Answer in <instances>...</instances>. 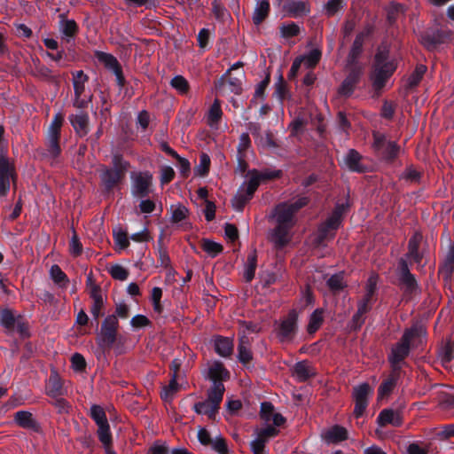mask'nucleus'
<instances>
[{
  "instance_id": "obj_41",
  "label": "nucleus",
  "mask_w": 454,
  "mask_h": 454,
  "mask_svg": "<svg viewBox=\"0 0 454 454\" xmlns=\"http://www.w3.org/2000/svg\"><path fill=\"white\" fill-rule=\"evenodd\" d=\"M324 310L322 309H315L309 317L307 331L309 334L315 333L324 322Z\"/></svg>"
},
{
  "instance_id": "obj_4",
  "label": "nucleus",
  "mask_w": 454,
  "mask_h": 454,
  "mask_svg": "<svg viewBox=\"0 0 454 454\" xmlns=\"http://www.w3.org/2000/svg\"><path fill=\"white\" fill-rule=\"evenodd\" d=\"M119 320L114 315H108L101 323L100 330L96 338L97 344L103 350H111L115 343L121 340Z\"/></svg>"
},
{
  "instance_id": "obj_55",
  "label": "nucleus",
  "mask_w": 454,
  "mask_h": 454,
  "mask_svg": "<svg viewBox=\"0 0 454 454\" xmlns=\"http://www.w3.org/2000/svg\"><path fill=\"white\" fill-rule=\"evenodd\" d=\"M322 56V52L318 49L311 50L306 56L301 57L302 59V62L305 61V65L309 68H313L319 62Z\"/></svg>"
},
{
  "instance_id": "obj_10",
  "label": "nucleus",
  "mask_w": 454,
  "mask_h": 454,
  "mask_svg": "<svg viewBox=\"0 0 454 454\" xmlns=\"http://www.w3.org/2000/svg\"><path fill=\"white\" fill-rule=\"evenodd\" d=\"M247 178L248 180L239 186L236 195L231 200V205L238 212L244 210L245 206L253 199L254 192L258 189L255 180Z\"/></svg>"
},
{
  "instance_id": "obj_40",
  "label": "nucleus",
  "mask_w": 454,
  "mask_h": 454,
  "mask_svg": "<svg viewBox=\"0 0 454 454\" xmlns=\"http://www.w3.org/2000/svg\"><path fill=\"white\" fill-rule=\"evenodd\" d=\"M406 7L403 4L392 2L387 9V20L393 26L400 14H404Z\"/></svg>"
},
{
  "instance_id": "obj_7",
  "label": "nucleus",
  "mask_w": 454,
  "mask_h": 454,
  "mask_svg": "<svg viewBox=\"0 0 454 454\" xmlns=\"http://www.w3.org/2000/svg\"><path fill=\"white\" fill-rule=\"evenodd\" d=\"M397 286L405 295H413L419 290V285L414 274L411 272L406 259L401 257L396 267Z\"/></svg>"
},
{
  "instance_id": "obj_9",
  "label": "nucleus",
  "mask_w": 454,
  "mask_h": 454,
  "mask_svg": "<svg viewBox=\"0 0 454 454\" xmlns=\"http://www.w3.org/2000/svg\"><path fill=\"white\" fill-rule=\"evenodd\" d=\"M17 173L15 167L9 159L0 155V198L5 197L10 192L11 182L16 185Z\"/></svg>"
},
{
  "instance_id": "obj_13",
  "label": "nucleus",
  "mask_w": 454,
  "mask_h": 454,
  "mask_svg": "<svg viewBox=\"0 0 454 454\" xmlns=\"http://www.w3.org/2000/svg\"><path fill=\"white\" fill-rule=\"evenodd\" d=\"M59 32L61 35V40L67 43V50L71 51L74 45V39L79 32V27L75 20H67L63 14L60 15L59 20Z\"/></svg>"
},
{
  "instance_id": "obj_43",
  "label": "nucleus",
  "mask_w": 454,
  "mask_h": 454,
  "mask_svg": "<svg viewBox=\"0 0 454 454\" xmlns=\"http://www.w3.org/2000/svg\"><path fill=\"white\" fill-rule=\"evenodd\" d=\"M328 288L334 294L340 293L346 286L343 274L341 272L332 275L326 281Z\"/></svg>"
},
{
  "instance_id": "obj_53",
  "label": "nucleus",
  "mask_w": 454,
  "mask_h": 454,
  "mask_svg": "<svg viewBox=\"0 0 454 454\" xmlns=\"http://www.w3.org/2000/svg\"><path fill=\"white\" fill-rule=\"evenodd\" d=\"M345 6L344 0H328L325 4V12L328 17L334 16Z\"/></svg>"
},
{
  "instance_id": "obj_42",
  "label": "nucleus",
  "mask_w": 454,
  "mask_h": 454,
  "mask_svg": "<svg viewBox=\"0 0 454 454\" xmlns=\"http://www.w3.org/2000/svg\"><path fill=\"white\" fill-rule=\"evenodd\" d=\"M97 426L98 440L102 442L104 447L112 446L113 437L108 421Z\"/></svg>"
},
{
  "instance_id": "obj_8",
  "label": "nucleus",
  "mask_w": 454,
  "mask_h": 454,
  "mask_svg": "<svg viewBox=\"0 0 454 454\" xmlns=\"http://www.w3.org/2000/svg\"><path fill=\"white\" fill-rule=\"evenodd\" d=\"M453 33L449 29L427 28L419 34V40L427 51H434L438 46L451 39Z\"/></svg>"
},
{
  "instance_id": "obj_17",
  "label": "nucleus",
  "mask_w": 454,
  "mask_h": 454,
  "mask_svg": "<svg viewBox=\"0 0 454 454\" xmlns=\"http://www.w3.org/2000/svg\"><path fill=\"white\" fill-rule=\"evenodd\" d=\"M422 234L416 231L408 241V252L404 259L412 260L415 263L420 264L423 259V254L419 251V246L422 241Z\"/></svg>"
},
{
  "instance_id": "obj_48",
  "label": "nucleus",
  "mask_w": 454,
  "mask_h": 454,
  "mask_svg": "<svg viewBox=\"0 0 454 454\" xmlns=\"http://www.w3.org/2000/svg\"><path fill=\"white\" fill-rule=\"evenodd\" d=\"M157 252L158 258L160 262V265L164 268H168L170 265V257L168 255L167 248L163 245V234L159 236L157 240Z\"/></svg>"
},
{
  "instance_id": "obj_54",
  "label": "nucleus",
  "mask_w": 454,
  "mask_h": 454,
  "mask_svg": "<svg viewBox=\"0 0 454 454\" xmlns=\"http://www.w3.org/2000/svg\"><path fill=\"white\" fill-rule=\"evenodd\" d=\"M176 379V375H171V380L168 385L163 387V391L160 394V396L163 400L170 399L172 395L178 390L179 386Z\"/></svg>"
},
{
  "instance_id": "obj_32",
  "label": "nucleus",
  "mask_w": 454,
  "mask_h": 454,
  "mask_svg": "<svg viewBox=\"0 0 454 454\" xmlns=\"http://www.w3.org/2000/svg\"><path fill=\"white\" fill-rule=\"evenodd\" d=\"M95 57L100 63L105 66L106 69L112 71L113 73H114V70H119L121 68L118 59L110 53L97 51H95Z\"/></svg>"
},
{
  "instance_id": "obj_58",
  "label": "nucleus",
  "mask_w": 454,
  "mask_h": 454,
  "mask_svg": "<svg viewBox=\"0 0 454 454\" xmlns=\"http://www.w3.org/2000/svg\"><path fill=\"white\" fill-rule=\"evenodd\" d=\"M422 176V173L418 171L412 165L406 167L405 170L402 174V178L412 183H419Z\"/></svg>"
},
{
  "instance_id": "obj_44",
  "label": "nucleus",
  "mask_w": 454,
  "mask_h": 454,
  "mask_svg": "<svg viewBox=\"0 0 454 454\" xmlns=\"http://www.w3.org/2000/svg\"><path fill=\"white\" fill-rule=\"evenodd\" d=\"M335 233L327 229L323 223L318 226L314 243L316 247H325V241L333 239Z\"/></svg>"
},
{
  "instance_id": "obj_18",
  "label": "nucleus",
  "mask_w": 454,
  "mask_h": 454,
  "mask_svg": "<svg viewBox=\"0 0 454 454\" xmlns=\"http://www.w3.org/2000/svg\"><path fill=\"white\" fill-rule=\"evenodd\" d=\"M68 120L79 137H82L89 133L90 117L87 113L81 112L76 114H72L68 116Z\"/></svg>"
},
{
  "instance_id": "obj_31",
  "label": "nucleus",
  "mask_w": 454,
  "mask_h": 454,
  "mask_svg": "<svg viewBox=\"0 0 454 454\" xmlns=\"http://www.w3.org/2000/svg\"><path fill=\"white\" fill-rule=\"evenodd\" d=\"M294 372L300 382H305L316 375L314 369L306 360L296 363L294 367Z\"/></svg>"
},
{
  "instance_id": "obj_52",
  "label": "nucleus",
  "mask_w": 454,
  "mask_h": 454,
  "mask_svg": "<svg viewBox=\"0 0 454 454\" xmlns=\"http://www.w3.org/2000/svg\"><path fill=\"white\" fill-rule=\"evenodd\" d=\"M170 85L181 94H186L190 89L188 81L183 75L174 76L170 81Z\"/></svg>"
},
{
  "instance_id": "obj_59",
  "label": "nucleus",
  "mask_w": 454,
  "mask_h": 454,
  "mask_svg": "<svg viewBox=\"0 0 454 454\" xmlns=\"http://www.w3.org/2000/svg\"><path fill=\"white\" fill-rule=\"evenodd\" d=\"M275 95L280 100L285 99L288 96L287 85L281 74H279L278 82L275 83Z\"/></svg>"
},
{
  "instance_id": "obj_20",
  "label": "nucleus",
  "mask_w": 454,
  "mask_h": 454,
  "mask_svg": "<svg viewBox=\"0 0 454 454\" xmlns=\"http://www.w3.org/2000/svg\"><path fill=\"white\" fill-rule=\"evenodd\" d=\"M400 376L401 371H394V369H391L388 376L380 383L378 388V395L380 398H384L391 395L397 385Z\"/></svg>"
},
{
  "instance_id": "obj_23",
  "label": "nucleus",
  "mask_w": 454,
  "mask_h": 454,
  "mask_svg": "<svg viewBox=\"0 0 454 454\" xmlns=\"http://www.w3.org/2000/svg\"><path fill=\"white\" fill-rule=\"evenodd\" d=\"M233 340L229 337L216 335L214 338V348L216 354L222 357H229L233 352Z\"/></svg>"
},
{
  "instance_id": "obj_36",
  "label": "nucleus",
  "mask_w": 454,
  "mask_h": 454,
  "mask_svg": "<svg viewBox=\"0 0 454 454\" xmlns=\"http://www.w3.org/2000/svg\"><path fill=\"white\" fill-rule=\"evenodd\" d=\"M18 322L16 317L10 309H3L0 310V325L7 332H13L15 325Z\"/></svg>"
},
{
  "instance_id": "obj_22",
  "label": "nucleus",
  "mask_w": 454,
  "mask_h": 454,
  "mask_svg": "<svg viewBox=\"0 0 454 454\" xmlns=\"http://www.w3.org/2000/svg\"><path fill=\"white\" fill-rule=\"evenodd\" d=\"M207 379L213 384L223 383V381L230 379V372L224 367L223 364L220 361H215L208 368Z\"/></svg>"
},
{
  "instance_id": "obj_63",
  "label": "nucleus",
  "mask_w": 454,
  "mask_h": 454,
  "mask_svg": "<svg viewBox=\"0 0 454 454\" xmlns=\"http://www.w3.org/2000/svg\"><path fill=\"white\" fill-rule=\"evenodd\" d=\"M441 356L443 363H450L454 358V344L450 340H448L444 346L442 348Z\"/></svg>"
},
{
  "instance_id": "obj_38",
  "label": "nucleus",
  "mask_w": 454,
  "mask_h": 454,
  "mask_svg": "<svg viewBox=\"0 0 454 454\" xmlns=\"http://www.w3.org/2000/svg\"><path fill=\"white\" fill-rule=\"evenodd\" d=\"M225 387L223 383L213 384L207 391V398L209 402L215 404V406L220 409V404L223 398Z\"/></svg>"
},
{
  "instance_id": "obj_6",
  "label": "nucleus",
  "mask_w": 454,
  "mask_h": 454,
  "mask_svg": "<svg viewBox=\"0 0 454 454\" xmlns=\"http://www.w3.org/2000/svg\"><path fill=\"white\" fill-rule=\"evenodd\" d=\"M274 332L280 343L293 341L298 332V312L296 309H291L286 317L278 323L276 322Z\"/></svg>"
},
{
  "instance_id": "obj_56",
  "label": "nucleus",
  "mask_w": 454,
  "mask_h": 454,
  "mask_svg": "<svg viewBox=\"0 0 454 454\" xmlns=\"http://www.w3.org/2000/svg\"><path fill=\"white\" fill-rule=\"evenodd\" d=\"M90 418L95 421L97 425L107 422L106 414L104 411V409L97 404H93L90 407Z\"/></svg>"
},
{
  "instance_id": "obj_45",
  "label": "nucleus",
  "mask_w": 454,
  "mask_h": 454,
  "mask_svg": "<svg viewBox=\"0 0 454 454\" xmlns=\"http://www.w3.org/2000/svg\"><path fill=\"white\" fill-rule=\"evenodd\" d=\"M50 274L54 283L59 285L60 287H67L69 283V279L67 274L59 265H52L50 270Z\"/></svg>"
},
{
  "instance_id": "obj_11",
  "label": "nucleus",
  "mask_w": 454,
  "mask_h": 454,
  "mask_svg": "<svg viewBox=\"0 0 454 454\" xmlns=\"http://www.w3.org/2000/svg\"><path fill=\"white\" fill-rule=\"evenodd\" d=\"M373 392L369 383H362L353 388V397L355 400L354 415L360 418L364 415L369 403V396Z\"/></svg>"
},
{
  "instance_id": "obj_62",
  "label": "nucleus",
  "mask_w": 454,
  "mask_h": 454,
  "mask_svg": "<svg viewBox=\"0 0 454 454\" xmlns=\"http://www.w3.org/2000/svg\"><path fill=\"white\" fill-rule=\"evenodd\" d=\"M280 33L283 37L291 38L300 34V27L294 22L282 25L280 27Z\"/></svg>"
},
{
  "instance_id": "obj_28",
  "label": "nucleus",
  "mask_w": 454,
  "mask_h": 454,
  "mask_svg": "<svg viewBox=\"0 0 454 454\" xmlns=\"http://www.w3.org/2000/svg\"><path fill=\"white\" fill-rule=\"evenodd\" d=\"M366 35L367 34L364 32H360L356 35L348 55V63L349 65H356L357 63L363 52L364 42Z\"/></svg>"
},
{
  "instance_id": "obj_51",
  "label": "nucleus",
  "mask_w": 454,
  "mask_h": 454,
  "mask_svg": "<svg viewBox=\"0 0 454 454\" xmlns=\"http://www.w3.org/2000/svg\"><path fill=\"white\" fill-rule=\"evenodd\" d=\"M210 163L209 156L202 153L200 156V164L194 168L195 174L200 176H207L209 172Z\"/></svg>"
},
{
  "instance_id": "obj_24",
  "label": "nucleus",
  "mask_w": 454,
  "mask_h": 454,
  "mask_svg": "<svg viewBox=\"0 0 454 454\" xmlns=\"http://www.w3.org/2000/svg\"><path fill=\"white\" fill-rule=\"evenodd\" d=\"M344 160L350 171L360 174L367 171V167L361 163L362 155L356 150L349 149Z\"/></svg>"
},
{
  "instance_id": "obj_30",
  "label": "nucleus",
  "mask_w": 454,
  "mask_h": 454,
  "mask_svg": "<svg viewBox=\"0 0 454 454\" xmlns=\"http://www.w3.org/2000/svg\"><path fill=\"white\" fill-rule=\"evenodd\" d=\"M285 10L293 18L305 16L310 12L309 4L304 1H291L285 5Z\"/></svg>"
},
{
  "instance_id": "obj_3",
  "label": "nucleus",
  "mask_w": 454,
  "mask_h": 454,
  "mask_svg": "<svg viewBox=\"0 0 454 454\" xmlns=\"http://www.w3.org/2000/svg\"><path fill=\"white\" fill-rule=\"evenodd\" d=\"M417 331L414 328H407L404 330L401 339L391 348L387 355V361L391 369L394 371H401L404 360L409 356L411 349V340L416 337Z\"/></svg>"
},
{
  "instance_id": "obj_64",
  "label": "nucleus",
  "mask_w": 454,
  "mask_h": 454,
  "mask_svg": "<svg viewBox=\"0 0 454 454\" xmlns=\"http://www.w3.org/2000/svg\"><path fill=\"white\" fill-rule=\"evenodd\" d=\"M111 277L116 280L124 281L129 277V271L124 267L115 264L109 270Z\"/></svg>"
},
{
  "instance_id": "obj_27",
  "label": "nucleus",
  "mask_w": 454,
  "mask_h": 454,
  "mask_svg": "<svg viewBox=\"0 0 454 454\" xmlns=\"http://www.w3.org/2000/svg\"><path fill=\"white\" fill-rule=\"evenodd\" d=\"M402 417L399 412L393 411L392 409L382 410L377 418V423L380 427H385L388 424L394 427H399L402 425Z\"/></svg>"
},
{
  "instance_id": "obj_61",
  "label": "nucleus",
  "mask_w": 454,
  "mask_h": 454,
  "mask_svg": "<svg viewBox=\"0 0 454 454\" xmlns=\"http://www.w3.org/2000/svg\"><path fill=\"white\" fill-rule=\"evenodd\" d=\"M16 330L22 340L27 339L31 336L29 331V325L23 319L22 316H18V322L15 325Z\"/></svg>"
},
{
  "instance_id": "obj_21",
  "label": "nucleus",
  "mask_w": 454,
  "mask_h": 454,
  "mask_svg": "<svg viewBox=\"0 0 454 454\" xmlns=\"http://www.w3.org/2000/svg\"><path fill=\"white\" fill-rule=\"evenodd\" d=\"M454 272V241L450 242L449 249L445 258L440 263L438 273L443 276L445 281H448Z\"/></svg>"
},
{
  "instance_id": "obj_37",
  "label": "nucleus",
  "mask_w": 454,
  "mask_h": 454,
  "mask_svg": "<svg viewBox=\"0 0 454 454\" xmlns=\"http://www.w3.org/2000/svg\"><path fill=\"white\" fill-rule=\"evenodd\" d=\"M270 2L269 0H261L256 4L253 14V22L254 25H260L269 15Z\"/></svg>"
},
{
  "instance_id": "obj_14",
  "label": "nucleus",
  "mask_w": 454,
  "mask_h": 454,
  "mask_svg": "<svg viewBox=\"0 0 454 454\" xmlns=\"http://www.w3.org/2000/svg\"><path fill=\"white\" fill-rule=\"evenodd\" d=\"M361 75V68H351L346 78L343 80L340 87L339 88L340 95L345 98H349L353 94L357 84L360 82Z\"/></svg>"
},
{
  "instance_id": "obj_57",
  "label": "nucleus",
  "mask_w": 454,
  "mask_h": 454,
  "mask_svg": "<svg viewBox=\"0 0 454 454\" xmlns=\"http://www.w3.org/2000/svg\"><path fill=\"white\" fill-rule=\"evenodd\" d=\"M213 450L218 454H228L229 447L226 440L222 436L218 435L213 439L212 443L209 445Z\"/></svg>"
},
{
  "instance_id": "obj_5",
  "label": "nucleus",
  "mask_w": 454,
  "mask_h": 454,
  "mask_svg": "<svg viewBox=\"0 0 454 454\" xmlns=\"http://www.w3.org/2000/svg\"><path fill=\"white\" fill-rule=\"evenodd\" d=\"M372 148L376 156L387 164H392L399 156L401 147L395 142L388 140L385 134L374 132Z\"/></svg>"
},
{
  "instance_id": "obj_33",
  "label": "nucleus",
  "mask_w": 454,
  "mask_h": 454,
  "mask_svg": "<svg viewBox=\"0 0 454 454\" xmlns=\"http://www.w3.org/2000/svg\"><path fill=\"white\" fill-rule=\"evenodd\" d=\"M193 411L197 414L207 415L209 419H215L219 408L206 399L205 401L194 403Z\"/></svg>"
},
{
  "instance_id": "obj_60",
  "label": "nucleus",
  "mask_w": 454,
  "mask_h": 454,
  "mask_svg": "<svg viewBox=\"0 0 454 454\" xmlns=\"http://www.w3.org/2000/svg\"><path fill=\"white\" fill-rule=\"evenodd\" d=\"M309 202V198L307 196L298 197L293 202H286V207L291 210V212L295 215V214L300 211L301 208L306 207Z\"/></svg>"
},
{
  "instance_id": "obj_39",
  "label": "nucleus",
  "mask_w": 454,
  "mask_h": 454,
  "mask_svg": "<svg viewBox=\"0 0 454 454\" xmlns=\"http://www.w3.org/2000/svg\"><path fill=\"white\" fill-rule=\"evenodd\" d=\"M325 438L331 442H339L348 438V431L343 427L336 425L326 432Z\"/></svg>"
},
{
  "instance_id": "obj_49",
  "label": "nucleus",
  "mask_w": 454,
  "mask_h": 454,
  "mask_svg": "<svg viewBox=\"0 0 454 454\" xmlns=\"http://www.w3.org/2000/svg\"><path fill=\"white\" fill-rule=\"evenodd\" d=\"M368 313L363 306L357 307L356 312L353 315L349 326L353 331H358L365 322V315Z\"/></svg>"
},
{
  "instance_id": "obj_35",
  "label": "nucleus",
  "mask_w": 454,
  "mask_h": 454,
  "mask_svg": "<svg viewBox=\"0 0 454 454\" xmlns=\"http://www.w3.org/2000/svg\"><path fill=\"white\" fill-rule=\"evenodd\" d=\"M257 267V253L254 249L247 254V262L245 265L244 278L247 283L251 282L255 274Z\"/></svg>"
},
{
  "instance_id": "obj_34",
  "label": "nucleus",
  "mask_w": 454,
  "mask_h": 454,
  "mask_svg": "<svg viewBox=\"0 0 454 454\" xmlns=\"http://www.w3.org/2000/svg\"><path fill=\"white\" fill-rule=\"evenodd\" d=\"M376 292V281L372 278H370L366 286V293L363 299L358 302L357 307L362 306L366 309V311H370L373 304V296Z\"/></svg>"
},
{
  "instance_id": "obj_15",
  "label": "nucleus",
  "mask_w": 454,
  "mask_h": 454,
  "mask_svg": "<svg viewBox=\"0 0 454 454\" xmlns=\"http://www.w3.org/2000/svg\"><path fill=\"white\" fill-rule=\"evenodd\" d=\"M168 212L170 213V221L174 224H178L184 230H188L192 227V223L187 221L190 210L183 204L171 205Z\"/></svg>"
},
{
  "instance_id": "obj_25",
  "label": "nucleus",
  "mask_w": 454,
  "mask_h": 454,
  "mask_svg": "<svg viewBox=\"0 0 454 454\" xmlns=\"http://www.w3.org/2000/svg\"><path fill=\"white\" fill-rule=\"evenodd\" d=\"M60 138V133L46 131V151L51 159H57L61 154Z\"/></svg>"
},
{
  "instance_id": "obj_2",
  "label": "nucleus",
  "mask_w": 454,
  "mask_h": 454,
  "mask_svg": "<svg viewBox=\"0 0 454 454\" xmlns=\"http://www.w3.org/2000/svg\"><path fill=\"white\" fill-rule=\"evenodd\" d=\"M129 167V162L119 153H114L112 167L101 166L99 178L105 193L112 192L123 181Z\"/></svg>"
},
{
  "instance_id": "obj_19",
  "label": "nucleus",
  "mask_w": 454,
  "mask_h": 454,
  "mask_svg": "<svg viewBox=\"0 0 454 454\" xmlns=\"http://www.w3.org/2000/svg\"><path fill=\"white\" fill-rule=\"evenodd\" d=\"M283 172L280 169H270L265 168L262 171H259L255 168L250 169L246 177H249L251 180H255L257 187H259L261 182L278 179L282 176Z\"/></svg>"
},
{
  "instance_id": "obj_46",
  "label": "nucleus",
  "mask_w": 454,
  "mask_h": 454,
  "mask_svg": "<svg viewBox=\"0 0 454 454\" xmlns=\"http://www.w3.org/2000/svg\"><path fill=\"white\" fill-rule=\"evenodd\" d=\"M427 67L425 65H417L415 70L411 74L408 78L407 87L412 89L417 87L422 80L425 73L427 72Z\"/></svg>"
},
{
  "instance_id": "obj_47",
  "label": "nucleus",
  "mask_w": 454,
  "mask_h": 454,
  "mask_svg": "<svg viewBox=\"0 0 454 454\" xmlns=\"http://www.w3.org/2000/svg\"><path fill=\"white\" fill-rule=\"evenodd\" d=\"M238 359L245 367H248L249 363L253 359V354L250 348L245 345L243 339L239 340L238 346Z\"/></svg>"
},
{
  "instance_id": "obj_12",
  "label": "nucleus",
  "mask_w": 454,
  "mask_h": 454,
  "mask_svg": "<svg viewBox=\"0 0 454 454\" xmlns=\"http://www.w3.org/2000/svg\"><path fill=\"white\" fill-rule=\"evenodd\" d=\"M153 176L148 171L139 172L132 178L131 194L135 198L144 199L151 193Z\"/></svg>"
},
{
  "instance_id": "obj_50",
  "label": "nucleus",
  "mask_w": 454,
  "mask_h": 454,
  "mask_svg": "<svg viewBox=\"0 0 454 454\" xmlns=\"http://www.w3.org/2000/svg\"><path fill=\"white\" fill-rule=\"evenodd\" d=\"M201 247L211 257L217 256L223 250V247L221 244L207 239L202 240Z\"/></svg>"
},
{
  "instance_id": "obj_29",
  "label": "nucleus",
  "mask_w": 454,
  "mask_h": 454,
  "mask_svg": "<svg viewBox=\"0 0 454 454\" xmlns=\"http://www.w3.org/2000/svg\"><path fill=\"white\" fill-rule=\"evenodd\" d=\"M275 216L277 223L286 224L288 226H294V215L286 207V202L279 203L275 207Z\"/></svg>"
},
{
  "instance_id": "obj_26",
  "label": "nucleus",
  "mask_w": 454,
  "mask_h": 454,
  "mask_svg": "<svg viewBox=\"0 0 454 454\" xmlns=\"http://www.w3.org/2000/svg\"><path fill=\"white\" fill-rule=\"evenodd\" d=\"M291 228L292 226L277 223V226L273 229L271 241L278 248H282L288 244V233Z\"/></svg>"
},
{
  "instance_id": "obj_1",
  "label": "nucleus",
  "mask_w": 454,
  "mask_h": 454,
  "mask_svg": "<svg viewBox=\"0 0 454 454\" xmlns=\"http://www.w3.org/2000/svg\"><path fill=\"white\" fill-rule=\"evenodd\" d=\"M396 69L397 60L395 58H390L388 48L383 45L378 47L369 75L375 94L381 93Z\"/></svg>"
},
{
  "instance_id": "obj_16",
  "label": "nucleus",
  "mask_w": 454,
  "mask_h": 454,
  "mask_svg": "<svg viewBox=\"0 0 454 454\" xmlns=\"http://www.w3.org/2000/svg\"><path fill=\"white\" fill-rule=\"evenodd\" d=\"M13 421L20 427L38 433L41 430L39 422L28 411H18L13 415Z\"/></svg>"
}]
</instances>
